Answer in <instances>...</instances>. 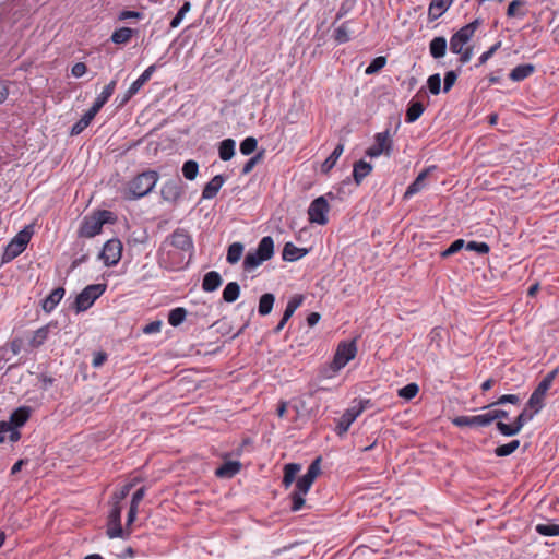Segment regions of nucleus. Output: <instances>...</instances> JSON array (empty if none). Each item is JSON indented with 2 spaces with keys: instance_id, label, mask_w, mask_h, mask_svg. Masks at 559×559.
Returning <instances> with one entry per match:
<instances>
[{
  "instance_id": "15",
  "label": "nucleus",
  "mask_w": 559,
  "mask_h": 559,
  "mask_svg": "<svg viewBox=\"0 0 559 559\" xmlns=\"http://www.w3.org/2000/svg\"><path fill=\"white\" fill-rule=\"evenodd\" d=\"M355 25H356L355 20H347V21L343 22L342 24H340L338 26H335L334 32H333L334 40L338 45L348 43L355 34V29H354Z\"/></svg>"
},
{
  "instance_id": "3",
  "label": "nucleus",
  "mask_w": 559,
  "mask_h": 559,
  "mask_svg": "<svg viewBox=\"0 0 559 559\" xmlns=\"http://www.w3.org/2000/svg\"><path fill=\"white\" fill-rule=\"evenodd\" d=\"M274 254V240L271 236L263 237L253 251H249L243 259V270L251 272Z\"/></svg>"
},
{
  "instance_id": "50",
  "label": "nucleus",
  "mask_w": 559,
  "mask_h": 559,
  "mask_svg": "<svg viewBox=\"0 0 559 559\" xmlns=\"http://www.w3.org/2000/svg\"><path fill=\"white\" fill-rule=\"evenodd\" d=\"M257 139L253 136H248L240 143V152L243 155H250L257 150Z\"/></svg>"
},
{
  "instance_id": "29",
  "label": "nucleus",
  "mask_w": 559,
  "mask_h": 559,
  "mask_svg": "<svg viewBox=\"0 0 559 559\" xmlns=\"http://www.w3.org/2000/svg\"><path fill=\"white\" fill-rule=\"evenodd\" d=\"M29 415L31 409L28 407H19L11 414L7 423H10L12 427H15V429L19 430V428L24 426V424L28 420Z\"/></svg>"
},
{
  "instance_id": "41",
  "label": "nucleus",
  "mask_w": 559,
  "mask_h": 559,
  "mask_svg": "<svg viewBox=\"0 0 559 559\" xmlns=\"http://www.w3.org/2000/svg\"><path fill=\"white\" fill-rule=\"evenodd\" d=\"M300 471V465L289 463L284 467L283 485L288 488L295 480L297 473Z\"/></svg>"
},
{
  "instance_id": "35",
  "label": "nucleus",
  "mask_w": 559,
  "mask_h": 559,
  "mask_svg": "<svg viewBox=\"0 0 559 559\" xmlns=\"http://www.w3.org/2000/svg\"><path fill=\"white\" fill-rule=\"evenodd\" d=\"M344 152V144L340 143L335 146L330 156L322 164V171H330L336 164L337 159Z\"/></svg>"
},
{
  "instance_id": "48",
  "label": "nucleus",
  "mask_w": 559,
  "mask_h": 559,
  "mask_svg": "<svg viewBox=\"0 0 559 559\" xmlns=\"http://www.w3.org/2000/svg\"><path fill=\"white\" fill-rule=\"evenodd\" d=\"M355 3H356V0H343V2L341 3L338 11L335 15V21L333 22V26L336 24L337 21L342 20L344 16H346L352 11Z\"/></svg>"
},
{
  "instance_id": "49",
  "label": "nucleus",
  "mask_w": 559,
  "mask_h": 559,
  "mask_svg": "<svg viewBox=\"0 0 559 559\" xmlns=\"http://www.w3.org/2000/svg\"><path fill=\"white\" fill-rule=\"evenodd\" d=\"M419 388L416 383H408L397 392L399 396L405 400H412L417 395Z\"/></svg>"
},
{
  "instance_id": "33",
  "label": "nucleus",
  "mask_w": 559,
  "mask_h": 559,
  "mask_svg": "<svg viewBox=\"0 0 559 559\" xmlns=\"http://www.w3.org/2000/svg\"><path fill=\"white\" fill-rule=\"evenodd\" d=\"M52 326H55V325L49 323V324L44 325V326L39 328L38 330H36L29 340V345L33 348H36V347H39L40 345H43L45 343V341L48 338V334Z\"/></svg>"
},
{
  "instance_id": "62",
  "label": "nucleus",
  "mask_w": 559,
  "mask_h": 559,
  "mask_svg": "<svg viewBox=\"0 0 559 559\" xmlns=\"http://www.w3.org/2000/svg\"><path fill=\"white\" fill-rule=\"evenodd\" d=\"M162 321H152L143 328L144 334H155L160 332Z\"/></svg>"
},
{
  "instance_id": "45",
  "label": "nucleus",
  "mask_w": 559,
  "mask_h": 559,
  "mask_svg": "<svg viewBox=\"0 0 559 559\" xmlns=\"http://www.w3.org/2000/svg\"><path fill=\"white\" fill-rule=\"evenodd\" d=\"M536 532L543 536H559V525L552 523L537 524Z\"/></svg>"
},
{
  "instance_id": "56",
  "label": "nucleus",
  "mask_w": 559,
  "mask_h": 559,
  "mask_svg": "<svg viewBox=\"0 0 559 559\" xmlns=\"http://www.w3.org/2000/svg\"><path fill=\"white\" fill-rule=\"evenodd\" d=\"M465 246V241L463 239H456L454 240L450 246L449 248H447L442 253H441V257L442 258H448L456 252H459L460 250H462Z\"/></svg>"
},
{
  "instance_id": "22",
  "label": "nucleus",
  "mask_w": 559,
  "mask_h": 559,
  "mask_svg": "<svg viewBox=\"0 0 559 559\" xmlns=\"http://www.w3.org/2000/svg\"><path fill=\"white\" fill-rule=\"evenodd\" d=\"M307 253V249L298 248L293 242H286L282 251V258L284 261L294 262L301 259Z\"/></svg>"
},
{
  "instance_id": "34",
  "label": "nucleus",
  "mask_w": 559,
  "mask_h": 559,
  "mask_svg": "<svg viewBox=\"0 0 559 559\" xmlns=\"http://www.w3.org/2000/svg\"><path fill=\"white\" fill-rule=\"evenodd\" d=\"M425 107L420 102H411L406 110L405 120L407 123L415 122L424 112Z\"/></svg>"
},
{
  "instance_id": "30",
  "label": "nucleus",
  "mask_w": 559,
  "mask_h": 559,
  "mask_svg": "<svg viewBox=\"0 0 559 559\" xmlns=\"http://www.w3.org/2000/svg\"><path fill=\"white\" fill-rule=\"evenodd\" d=\"M236 153V141L233 139H225L219 142L218 156L223 162L230 160Z\"/></svg>"
},
{
  "instance_id": "44",
  "label": "nucleus",
  "mask_w": 559,
  "mask_h": 559,
  "mask_svg": "<svg viewBox=\"0 0 559 559\" xmlns=\"http://www.w3.org/2000/svg\"><path fill=\"white\" fill-rule=\"evenodd\" d=\"M183 177L188 180H194L199 174V164L195 160H187L182 166Z\"/></svg>"
},
{
  "instance_id": "20",
  "label": "nucleus",
  "mask_w": 559,
  "mask_h": 559,
  "mask_svg": "<svg viewBox=\"0 0 559 559\" xmlns=\"http://www.w3.org/2000/svg\"><path fill=\"white\" fill-rule=\"evenodd\" d=\"M454 0H432L428 8V16L430 21L441 17L451 7Z\"/></svg>"
},
{
  "instance_id": "2",
  "label": "nucleus",
  "mask_w": 559,
  "mask_h": 559,
  "mask_svg": "<svg viewBox=\"0 0 559 559\" xmlns=\"http://www.w3.org/2000/svg\"><path fill=\"white\" fill-rule=\"evenodd\" d=\"M117 85V80L110 81L103 90V92L96 97L93 106L83 115V117L75 122L71 128V135H79L82 133L98 114L102 107L112 96Z\"/></svg>"
},
{
  "instance_id": "21",
  "label": "nucleus",
  "mask_w": 559,
  "mask_h": 559,
  "mask_svg": "<svg viewBox=\"0 0 559 559\" xmlns=\"http://www.w3.org/2000/svg\"><path fill=\"white\" fill-rule=\"evenodd\" d=\"M225 182V178L222 175L214 176L203 188L202 199L211 200L213 199Z\"/></svg>"
},
{
  "instance_id": "63",
  "label": "nucleus",
  "mask_w": 559,
  "mask_h": 559,
  "mask_svg": "<svg viewBox=\"0 0 559 559\" xmlns=\"http://www.w3.org/2000/svg\"><path fill=\"white\" fill-rule=\"evenodd\" d=\"M145 487H141L140 489H138L133 496H132V499H131V504L130 507H134V508H139V504L140 502L142 501V499L144 498L145 496Z\"/></svg>"
},
{
  "instance_id": "10",
  "label": "nucleus",
  "mask_w": 559,
  "mask_h": 559,
  "mask_svg": "<svg viewBox=\"0 0 559 559\" xmlns=\"http://www.w3.org/2000/svg\"><path fill=\"white\" fill-rule=\"evenodd\" d=\"M393 151V140L390 130L378 132L374 135V143L367 148L366 155L376 158L380 155L391 156Z\"/></svg>"
},
{
  "instance_id": "58",
  "label": "nucleus",
  "mask_w": 559,
  "mask_h": 559,
  "mask_svg": "<svg viewBox=\"0 0 559 559\" xmlns=\"http://www.w3.org/2000/svg\"><path fill=\"white\" fill-rule=\"evenodd\" d=\"M263 156V152L258 153L257 155L249 158L246 164L242 167L241 174L248 175L252 171V169L255 167V165L260 162V159Z\"/></svg>"
},
{
  "instance_id": "18",
  "label": "nucleus",
  "mask_w": 559,
  "mask_h": 559,
  "mask_svg": "<svg viewBox=\"0 0 559 559\" xmlns=\"http://www.w3.org/2000/svg\"><path fill=\"white\" fill-rule=\"evenodd\" d=\"M453 425L456 427H487L489 418L487 413L475 416H457L453 419Z\"/></svg>"
},
{
  "instance_id": "8",
  "label": "nucleus",
  "mask_w": 559,
  "mask_h": 559,
  "mask_svg": "<svg viewBox=\"0 0 559 559\" xmlns=\"http://www.w3.org/2000/svg\"><path fill=\"white\" fill-rule=\"evenodd\" d=\"M105 292V285L92 284L86 286L75 298L74 308L76 313L83 312L93 306L95 300Z\"/></svg>"
},
{
  "instance_id": "11",
  "label": "nucleus",
  "mask_w": 559,
  "mask_h": 559,
  "mask_svg": "<svg viewBox=\"0 0 559 559\" xmlns=\"http://www.w3.org/2000/svg\"><path fill=\"white\" fill-rule=\"evenodd\" d=\"M480 22L475 20L463 27H461L455 34L450 38V50L451 52L459 55L462 52V49L465 44H467L471 38L474 36L476 29L478 28Z\"/></svg>"
},
{
  "instance_id": "52",
  "label": "nucleus",
  "mask_w": 559,
  "mask_h": 559,
  "mask_svg": "<svg viewBox=\"0 0 559 559\" xmlns=\"http://www.w3.org/2000/svg\"><path fill=\"white\" fill-rule=\"evenodd\" d=\"M497 429L499 430V432L501 435L507 436V437L515 436V435H518L521 431L519 426H516L515 424L508 425V424H504L502 421H498L497 423Z\"/></svg>"
},
{
  "instance_id": "55",
  "label": "nucleus",
  "mask_w": 559,
  "mask_h": 559,
  "mask_svg": "<svg viewBox=\"0 0 559 559\" xmlns=\"http://www.w3.org/2000/svg\"><path fill=\"white\" fill-rule=\"evenodd\" d=\"M506 403H510V404L516 405V404L520 403V397L516 394H504V395H501L496 402H493L490 405L486 406L485 408H489V407H492V406H496V405H502V404H506Z\"/></svg>"
},
{
  "instance_id": "24",
  "label": "nucleus",
  "mask_w": 559,
  "mask_h": 559,
  "mask_svg": "<svg viewBox=\"0 0 559 559\" xmlns=\"http://www.w3.org/2000/svg\"><path fill=\"white\" fill-rule=\"evenodd\" d=\"M241 464L238 461L224 462L216 468L215 475L218 478H231L240 471Z\"/></svg>"
},
{
  "instance_id": "51",
  "label": "nucleus",
  "mask_w": 559,
  "mask_h": 559,
  "mask_svg": "<svg viewBox=\"0 0 559 559\" xmlns=\"http://www.w3.org/2000/svg\"><path fill=\"white\" fill-rule=\"evenodd\" d=\"M190 9H191L190 2L186 1L181 5V8L178 10L175 17L170 21V27L171 28L178 27L180 25V23L182 22L185 15L190 11Z\"/></svg>"
},
{
  "instance_id": "32",
  "label": "nucleus",
  "mask_w": 559,
  "mask_h": 559,
  "mask_svg": "<svg viewBox=\"0 0 559 559\" xmlns=\"http://www.w3.org/2000/svg\"><path fill=\"white\" fill-rule=\"evenodd\" d=\"M371 170H372L371 164H369L365 160L357 162L354 165V169H353L354 181L357 185H360L361 181L371 173Z\"/></svg>"
},
{
  "instance_id": "31",
  "label": "nucleus",
  "mask_w": 559,
  "mask_h": 559,
  "mask_svg": "<svg viewBox=\"0 0 559 559\" xmlns=\"http://www.w3.org/2000/svg\"><path fill=\"white\" fill-rule=\"evenodd\" d=\"M429 51L435 59L444 57L447 52V39L442 36L435 37L429 44Z\"/></svg>"
},
{
  "instance_id": "54",
  "label": "nucleus",
  "mask_w": 559,
  "mask_h": 559,
  "mask_svg": "<svg viewBox=\"0 0 559 559\" xmlns=\"http://www.w3.org/2000/svg\"><path fill=\"white\" fill-rule=\"evenodd\" d=\"M468 251H475L478 254H486L490 248L486 242L469 241L464 246Z\"/></svg>"
},
{
  "instance_id": "13",
  "label": "nucleus",
  "mask_w": 559,
  "mask_h": 559,
  "mask_svg": "<svg viewBox=\"0 0 559 559\" xmlns=\"http://www.w3.org/2000/svg\"><path fill=\"white\" fill-rule=\"evenodd\" d=\"M121 252V241L119 239H110L104 245L100 258L107 266H114L120 261Z\"/></svg>"
},
{
  "instance_id": "23",
  "label": "nucleus",
  "mask_w": 559,
  "mask_h": 559,
  "mask_svg": "<svg viewBox=\"0 0 559 559\" xmlns=\"http://www.w3.org/2000/svg\"><path fill=\"white\" fill-rule=\"evenodd\" d=\"M535 72V66L532 63H523L516 66L510 73L509 78L513 82H521Z\"/></svg>"
},
{
  "instance_id": "4",
  "label": "nucleus",
  "mask_w": 559,
  "mask_h": 559,
  "mask_svg": "<svg viewBox=\"0 0 559 559\" xmlns=\"http://www.w3.org/2000/svg\"><path fill=\"white\" fill-rule=\"evenodd\" d=\"M112 213L110 211H97L92 215H87L81 222L79 228V236L84 238H92L100 234L104 224L111 221Z\"/></svg>"
},
{
  "instance_id": "40",
  "label": "nucleus",
  "mask_w": 559,
  "mask_h": 559,
  "mask_svg": "<svg viewBox=\"0 0 559 559\" xmlns=\"http://www.w3.org/2000/svg\"><path fill=\"white\" fill-rule=\"evenodd\" d=\"M546 394L539 393L534 390L531 397L527 401V407L534 409V413H539L545 406Z\"/></svg>"
},
{
  "instance_id": "28",
  "label": "nucleus",
  "mask_w": 559,
  "mask_h": 559,
  "mask_svg": "<svg viewBox=\"0 0 559 559\" xmlns=\"http://www.w3.org/2000/svg\"><path fill=\"white\" fill-rule=\"evenodd\" d=\"M64 288L62 287H57L55 288L43 301V309L46 311V312H51L56 307L57 305L61 301V299L63 298L64 296Z\"/></svg>"
},
{
  "instance_id": "12",
  "label": "nucleus",
  "mask_w": 559,
  "mask_h": 559,
  "mask_svg": "<svg viewBox=\"0 0 559 559\" xmlns=\"http://www.w3.org/2000/svg\"><path fill=\"white\" fill-rule=\"evenodd\" d=\"M313 480L309 479L305 475L301 476L296 483V489L290 493L292 498V511L297 512L305 506V496L310 490Z\"/></svg>"
},
{
  "instance_id": "9",
  "label": "nucleus",
  "mask_w": 559,
  "mask_h": 559,
  "mask_svg": "<svg viewBox=\"0 0 559 559\" xmlns=\"http://www.w3.org/2000/svg\"><path fill=\"white\" fill-rule=\"evenodd\" d=\"M370 403L369 400H360L356 404L352 405L347 408L344 414L340 417L335 431L338 436L345 435L350 425L356 420V418L366 409L367 405Z\"/></svg>"
},
{
  "instance_id": "5",
  "label": "nucleus",
  "mask_w": 559,
  "mask_h": 559,
  "mask_svg": "<svg viewBox=\"0 0 559 559\" xmlns=\"http://www.w3.org/2000/svg\"><path fill=\"white\" fill-rule=\"evenodd\" d=\"M357 347L355 341L342 342L338 344L336 353L329 368L324 370L325 378H332L342 368H344L352 359L355 358Z\"/></svg>"
},
{
  "instance_id": "38",
  "label": "nucleus",
  "mask_w": 559,
  "mask_h": 559,
  "mask_svg": "<svg viewBox=\"0 0 559 559\" xmlns=\"http://www.w3.org/2000/svg\"><path fill=\"white\" fill-rule=\"evenodd\" d=\"M239 295H240V286L237 282L228 283L223 290V299L229 304L236 301L238 299Z\"/></svg>"
},
{
  "instance_id": "53",
  "label": "nucleus",
  "mask_w": 559,
  "mask_h": 559,
  "mask_svg": "<svg viewBox=\"0 0 559 559\" xmlns=\"http://www.w3.org/2000/svg\"><path fill=\"white\" fill-rule=\"evenodd\" d=\"M427 85L431 94L438 95L441 91V78L436 73L428 78Z\"/></svg>"
},
{
  "instance_id": "6",
  "label": "nucleus",
  "mask_w": 559,
  "mask_h": 559,
  "mask_svg": "<svg viewBox=\"0 0 559 559\" xmlns=\"http://www.w3.org/2000/svg\"><path fill=\"white\" fill-rule=\"evenodd\" d=\"M33 233L34 230L32 225L25 226L21 231H19L5 246L1 263H9L19 257L26 249Z\"/></svg>"
},
{
  "instance_id": "19",
  "label": "nucleus",
  "mask_w": 559,
  "mask_h": 559,
  "mask_svg": "<svg viewBox=\"0 0 559 559\" xmlns=\"http://www.w3.org/2000/svg\"><path fill=\"white\" fill-rule=\"evenodd\" d=\"M170 243L175 248L182 251H191L193 248V242L191 237L187 231L182 229L175 230L170 236Z\"/></svg>"
},
{
  "instance_id": "25",
  "label": "nucleus",
  "mask_w": 559,
  "mask_h": 559,
  "mask_svg": "<svg viewBox=\"0 0 559 559\" xmlns=\"http://www.w3.org/2000/svg\"><path fill=\"white\" fill-rule=\"evenodd\" d=\"M21 438V433L19 430L15 429V427H12L10 423H7L5 420L0 421V443H3L5 441L10 442H16Z\"/></svg>"
},
{
  "instance_id": "59",
  "label": "nucleus",
  "mask_w": 559,
  "mask_h": 559,
  "mask_svg": "<svg viewBox=\"0 0 559 559\" xmlns=\"http://www.w3.org/2000/svg\"><path fill=\"white\" fill-rule=\"evenodd\" d=\"M457 79V74L455 71H448L444 75V84H443V92H449L452 86L454 85L455 81Z\"/></svg>"
},
{
  "instance_id": "37",
  "label": "nucleus",
  "mask_w": 559,
  "mask_h": 559,
  "mask_svg": "<svg viewBox=\"0 0 559 559\" xmlns=\"http://www.w3.org/2000/svg\"><path fill=\"white\" fill-rule=\"evenodd\" d=\"M274 301H275V297L273 294H271V293L263 294L259 300V309H258L259 314L267 316L273 309Z\"/></svg>"
},
{
  "instance_id": "47",
  "label": "nucleus",
  "mask_w": 559,
  "mask_h": 559,
  "mask_svg": "<svg viewBox=\"0 0 559 559\" xmlns=\"http://www.w3.org/2000/svg\"><path fill=\"white\" fill-rule=\"evenodd\" d=\"M537 413H534V409H531L528 408L527 406L519 414V416L516 417L514 424L516 426H519L520 429H522L524 427L525 424H527L528 421H531L534 416L536 415Z\"/></svg>"
},
{
  "instance_id": "43",
  "label": "nucleus",
  "mask_w": 559,
  "mask_h": 559,
  "mask_svg": "<svg viewBox=\"0 0 559 559\" xmlns=\"http://www.w3.org/2000/svg\"><path fill=\"white\" fill-rule=\"evenodd\" d=\"M187 317V310L185 308L178 307L169 311L168 322L173 326L180 325Z\"/></svg>"
},
{
  "instance_id": "7",
  "label": "nucleus",
  "mask_w": 559,
  "mask_h": 559,
  "mask_svg": "<svg viewBox=\"0 0 559 559\" xmlns=\"http://www.w3.org/2000/svg\"><path fill=\"white\" fill-rule=\"evenodd\" d=\"M334 198L335 195L332 192H328L324 195L316 198L308 207L309 222L318 225H325L329 221V199L334 200Z\"/></svg>"
},
{
  "instance_id": "27",
  "label": "nucleus",
  "mask_w": 559,
  "mask_h": 559,
  "mask_svg": "<svg viewBox=\"0 0 559 559\" xmlns=\"http://www.w3.org/2000/svg\"><path fill=\"white\" fill-rule=\"evenodd\" d=\"M223 283L222 276L216 271L207 272L202 281V289L206 293L215 292Z\"/></svg>"
},
{
  "instance_id": "39",
  "label": "nucleus",
  "mask_w": 559,
  "mask_h": 559,
  "mask_svg": "<svg viewBox=\"0 0 559 559\" xmlns=\"http://www.w3.org/2000/svg\"><path fill=\"white\" fill-rule=\"evenodd\" d=\"M133 33L134 31L132 28L120 27L112 33L111 40L118 45L127 44L131 39Z\"/></svg>"
},
{
  "instance_id": "61",
  "label": "nucleus",
  "mask_w": 559,
  "mask_h": 559,
  "mask_svg": "<svg viewBox=\"0 0 559 559\" xmlns=\"http://www.w3.org/2000/svg\"><path fill=\"white\" fill-rule=\"evenodd\" d=\"M132 487L133 484H126L119 491H116L114 493L115 502L120 503V501L123 500L129 495Z\"/></svg>"
},
{
  "instance_id": "36",
  "label": "nucleus",
  "mask_w": 559,
  "mask_h": 559,
  "mask_svg": "<svg viewBox=\"0 0 559 559\" xmlns=\"http://www.w3.org/2000/svg\"><path fill=\"white\" fill-rule=\"evenodd\" d=\"M245 246L241 242H233L227 250L226 260L229 264H236L241 259Z\"/></svg>"
},
{
  "instance_id": "46",
  "label": "nucleus",
  "mask_w": 559,
  "mask_h": 559,
  "mask_svg": "<svg viewBox=\"0 0 559 559\" xmlns=\"http://www.w3.org/2000/svg\"><path fill=\"white\" fill-rule=\"evenodd\" d=\"M386 64V58L383 56L376 57L370 64L366 68L365 73L367 75L374 74L382 70Z\"/></svg>"
},
{
  "instance_id": "57",
  "label": "nucleus",
  "mask_w": 559,
  "mask_h": 559,
  "mask_svg": "<svg viewBox=\"0 0 559 559\" xmlns=\"http://www.w3.org/2000/svg\"><path fill=\"white\" fill-rule=\"evenodd\" d=\"M321 457H317L308 467L307 473L305 474L306 477L313 480L318 477V475L321 472L320 467Z\"/></svg>"
},
{
  "instance_id": "26",
  "label": "nucleus",
  "mask_w": 559,
  "mask_h": 559,
  "mask_svg": "<svg viewBox=\"0 0 559 559\" xmlns=\"http://www.w3.org/2000/svg\"><path fill=\"white\" fill-rule=\"evenodd\" d=\"M430 171V168L424 169L416 179L407 187L404 199H409L425 188V180Z\"/></svg>"
},
{
  "instance_id": "14",
  "label": "nucleus",
  "mask_w": 559,
  "mask_h": 559,
  "mask_svg": "<svg viewBox=\"0 0 559 559\" xmlns=\"http://www.w3.org/2000/svg\"><path fill=\"white\" fill-rule=\"evenodd\" d=\"M107 535L110 538L123 536V530L121 526V507L117 502L114 503L109 513V527L107 530Z\"/></svg>"
},
{
  "instance_id": "17",
  "label": "nucleus",
  "mask_w": 559,
  "mask_h": 559,
  "mask_svg": "<svg viewBox=\"0 0 559 559\" xmlns=\"http://www.w3.org/2000/svg\"><path fill=\"white\" fill-rule=\"evenodd\" d=\"M157 66L152 64L147 67L143 73L130 85L128 88L122 103L128 102L131 97H133L140 88L152 78L153 73L156 71Z\"/></svg>"
},
{
  "instance_id": "16",
  "label": "nucleus",
  "mask_w": 559,
  "mask_h": 559,
  "mask_svg": "<svg viewBox=\"0 0 559 559\" xmlns=\"http://www.w3.org/2000/svg\"><path fill=\"white\" fill-rule=\"evenodd\" d=\"M162 199L166 202L175 203L181 197V185L179 180L170 179L163 183L160 188Z\"/></svg>"
},
{
  "instance_id": "42",
  "label": "nucleus",
  "mask_w": 559,
  "mask_h": 559,
  "mask_svg": "<svg viewBox=\"0 0 559 559\" xmlns=\"http://www.w3.org/2000/svg\"><path fill=\"white\" fill-rule=\"evenodd\" d=\"M304 301V297L301 295H295L293 296L285 308V311L283 313L284 320H289L292 316L295 313V311L301 306Z\"/></svg>"
},
{
  "instance_id": "1",
  "label": "nucleus",
  "mask_w": 559,
  "mask_h": 559,
  "mask_svg": "<svg viewBox=\"0 0 559 559\" xmlns=\"http://www.w3.org/2000/svg\"><path fill=\"white\" fill-rule=\"evenodd\" d=\"M158 179V173L151 169L136 175L128 182L126 198L128 200H138L147 195L153 191Z\"/></svg>"
},
{
  "instance_id": "64",
  "label": "nucleus",
  "mask_w": 559,
  "mask_h": 559,
  "mask_svg": "<svg viewBox=\"0 0 559 559\" xmlns=\"http://www.w3.org/2000/svg\"><path fill=\"white\" fill-rule=\"evenodd\" d=\"M489 418V425L496 419H502L508 417V412L503 409H492L487 412Z\"/></svg>"
},
{
  "instance_id": "60",
  "label": "nucleus",
  "mask_w": 559,
  "mask_h": 559,
  "mask_svg": "<svg viewBox=\"0 0 559 559\" xmlns=\"http://www.w3.org/2000/svg\"><path fill=\"white\" fill-rule=\"evenodd\" d=\"M500 46H501V43L498 41L495 45H492L487 51L483 52L478 59L479 64L486 63L493 56V53L500 48Z\"/></svg>"
}]
</instances>
